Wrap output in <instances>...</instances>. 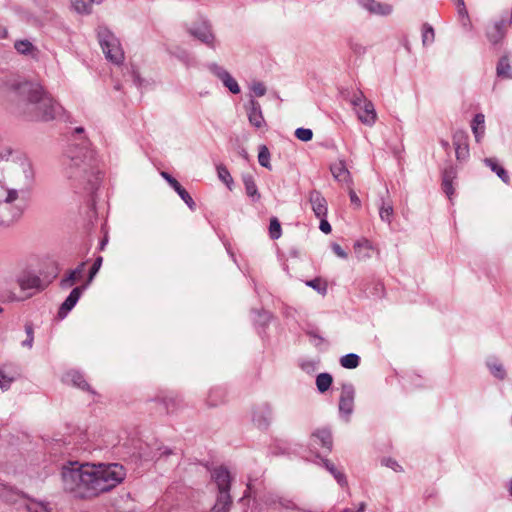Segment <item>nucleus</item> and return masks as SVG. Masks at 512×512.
I'll list each match as a JSON object with an SVG mask.
<instances>
[{"instance_id": "c756f323", "label": "nucleus", "mask_w": 512, "mask_h": 512, "mask_svg": "<svg viewBox=\"0 0 512 512\" xmlns=\"http://www.w3.org/2000/svg\"><path fill=\"white\" fill-rule=\"evenodd\" d=\"M485 116L482 113H478L474 116L472 121V132L474 134L475 140L477 143H479L484 134H485Z\"/></svg>"}, {"instance_id": "72a5a7b5", "label": "nucleus", "mask_w": 512, "mask_h": 512, "mask_svg": "<svg viewBox=\"0 0 512 512\" xmlns=\"http://www.w3.org/2000/svg\"><path fill=\"white\" fill-rule=\"evenodd\" d=\"M484 163L488 166L493 172L497 174V176L505 183L509 182V175L507 171L498 165L497 161L494 158H485Z\"/></svg>"}, {"instance_id": "69168bd1", "label": "nucleus", "mask_w": 512, "mask_h": 512, "mask_svg": "<svg viewBox=\"0 0 512 512\" xmlns=\"http://www.w3.org/2000/svg\"><path fill=\"white\" fill-rule=\"evenodd\" d=\"M383 294H384V285L381 282H377L374 285L373 295L378 296V297H382Z\"/></svg>"}, {"instance_id": "0e129e2a", "label": "nucleus", "mask_w": 512, "mask_h": 512, "mask_svg": "<svg viewBox=\"0 0 512 512\" xmlns=\"http://www.w3.org/2000/svg\"><path fill=\"white\" fill-rule=\"evenodd\" d=\"M13 150L10 147L0 148V161L8 160Z\"/></svg>"}, {"instance_id": "473e14b6", "label": "nucleus", "mask_w": 512, "mask_h": 512, "mask_svg": "<svg viewBox=\"0 0 512 512\" xmlns=\"http://www.w3.org/2000/svg\"><path fill=\"white\" fill-rule=\"evenodd\" d=\"M160 400L167 413H174L181 404L180 397L174 393H169L163 396Z\"/></svg>"}, {"instance_id": "cd10ccee", "label": "nucleus", "mask_w": 512, "mask_h": 512, "mask_svg": "<svg viewBox=\"0 0 512 512\" xmlns=\"http://www.w3.org/2000/svg\"><path fill=\"white\" fill-rule=\"evenodd\" d=\"M331 173L333 177L341 183L350 184L351 175L343 162L336 163L331 166Z\"/></svg>"}, {"instance_id": "1a4fd4ad", "label": "nucleus", "mask_w": 512, "mask_h": 512, "mask_svg": "<svg viewBox=\"0 0 512 512\" xmlns=\"http://www.w3.org/2000/svg\"><path fill=\"white\" fill-rule=\"evenodd\" d=\"M208 70L217 77L222 84L232 93L239 94L241 89L238 85L237 81L232 77V75L222 66L217 63H208Z\"/></svg>"}, {"instance_id": "6ab92c4d", "label": "nucleus", "mask_w": 512, "mask_h": 512, "mask_svg": "<svg viewBox=\"0 0 512 512\" xmlns=\"http://www.w3.org/2000/svg\"><path fill=\"white\" fill-rule=\"evenodd\" d=\"M190 34L207 46L214 48V35L207 22H202L190 28Z\"/></svg>"}, {"instance_id": "7ed1b4c3", "label": "nucleus", "mask_w": 512, "mask_h": 512, "mask_svg": "<svg viewBox=\"0 0 512 512\" xmlns=\"http://www.w3.org/2000/svg\"><path fill=\"white\" fill-rule=\"evenodd\" d=\"M69 157L67 176L80 183H85L84 188L92 193L100 183L101 173L98 169L95 152L89 147L88 141H84L82 147L75 146L70 151Z\"/></svg>"}, {"instance_id": "603ef678", "label": "nucleus", "mask_w": 512, "mask_h": 512, "mask_svg": "<svg viewBox=\"0 0 512 512\" xmlns=\"http://www.w3.org/2000/svg\"><path fill=\"white\" fill-rule=\"evenodd\" d=\"M14 378L12 376L7 375L3 370L0 369V388L2 390H7L10 388Z\"/></svg>"}, {"instance_id": "c85d7f7f", "label": "nucleus", "mask_w": 512, "mask_h": 512, "mask_svg": "<svg viewBox=\"0 0 512 512\" xmlns=\"http://www.w3.org/2000/svg\"><path fill=\"white\" fill-rule=\"evenodd\" d=\"M226 398V391L222 387H213L210 389L207 397V405L209 407H216L223 403Z\"/></svg>"}, {"instance_id": "2eb2a0df", "label": "nucleus", "mask_w": 512, "mask_h": 512, "mask_svg": "<svg viewBox=\"0 0 512 512\" xmlns=\"http://www.w3.org/2000/svg\"><path fill=\"white\" fill-rule=\"evenodd\" d=\"M16 281L23 291L30 289L42 291L46 288V285L43 284L40 277L32 272H23L21 275L17 276Z\"/></svg>"}, {"instance_id": "f704fd0d", "label": "nucleus", "mask_w": 512, "mask_h": 512, "mask_svg": "<svg viewBox=\"0 0 512 512\" xmlns=\"http://www.w3.org/2000/svg\"><path fill=\"white\" fill-rule=\"evenodd\" d=\"M333 378L329 373H320L316 377V386L320 393L326 392L332 385Z\"/></svg>"}, {"instance_id": "f3484780", "label": "nucleus", "mask_w": 512, "mask_h": 512, "mask_svg": "<svg viewBox=\"0 0 512 512\" xmlns=\"http://www.w3.org/2000/svg\"><path fill=\"white\" fill-rule=\"evenodd\" d=\"M456 158L464 161L469 157L468 135L465 131H456L453 135Z\"/></svg>"}, {"instance_id": "20e7f679", "label": "nucleus", "mask_w": 512, "mask_h": 512, "mask_svg": "<svg viewBox=\"0 0 512 512\" xmlns=\"http://www.w3.org/2000/svg\"><path fill=\"white\" fill-rule=\"evenodd\" d=\"M211 479L217 486V496L211 512H230L232 497L230 495L232 477L224 466H218L211 471Z\"/></svg>"}, {"instance_id": "c9c22d12", "label": "nucleus", "mask_w": 512, "mask_h": 512, "mask_svg": "<svg viewBox=\"0 0 512 512\" xmlns=\"http://www.w3.org/2000/svg\"><path fill=\"white\" fill-rule=\"evenodd\" d=\"M340 364L346 369H355L360 364V357L355 353H349L340 358Z\"/></svg>"}, {"instance_id": "0eeeda50", "label": "nucleus", "mask_w": 512, "mask_h": 512, "mask_svg": "<svg viewBox=\"0 0 512 512\" xmlns=\"http://www.w3.org/2000/svg\"><path fill=\"white\" fill-rule=\"evenodd\" d=\"M17 161L20 169L19 184L21 196L25 198L29 196L30 192L35 186V170L31 161L27 157H18Z\"/></svg>"}, {"instance_id": "4c0bfd02", "label": "nucleus", "mask_w": 512, "mask_h": 512, "mask_svg": "<svg viewBox=\"0 0 512 512\" xmlns=\"http://www.w3.org/2000/svg\"><path fill=\"white\" fill-rule=\"evenodd\" d=\"M102 262H103V258L102 256H98L95 260H94V263L92 265V267L90 268L89 270V273H88V278L87 280L85 281V283L82 284V286H86V289L90 286V284L92 283V281L94 280L95 276L97 275V273L99 272L101 266H102Z\"/></svg>"}, {"instance_id": "79ce46f5", "label": "nucleus", "mask_w": 512, "mask_h": 512, "mask_svg": "<svg viewBox=\"0 0 512 512\" xmlns=\"http://www.w3.org/2000/svg\"><path fill=\"white\" fill-rule=\"evenodd\" d=\"M73 9L79 14H89L92 2L86 0H71Z\"/></svg>"}, {"instance_id": "a18cd8bd", "label": "nucleus", "mask_w": 512, "mask_h": 512, "mask_svg": "<svg viewBox=\"0 0 512 512\" xmlns=\"http://www.w3.org/2000/svg\"><path fill=\"white\" fill-rule=\"evenodd\" d=\"M306 285L311 287L315 291H317L321 295H326L327 293V284L323 282L320 278H315L312 280L306 281Z\"/></svg>"}, {"instance_id": "37998d69", "label": "nucleus", "mask_w": 512, "mask_h": 512, "mask_svg": "<svg viewBox=\"0 0 512 512\" xmlns=\"http://www.w3.org/2000/svg\"><path fill=\"white\" fill-rule=\"evenodd\" d=\"M435 33L431 25L425 23L422 27V43L424 46L430 45L434 42Z\"/></svg>"}, {"instance_id": "393cba45", "label": "nucleus", "mask_w": 512, "mask_h": 512, "mask_svg": "<svg viewBox=\"0 0 512 512\" xmlns=\"http://www.w3.org/2000/svg\"><path fill=\"white\" fill-rule=\"evenodd\" d=\"M242 181L245 186L247 196L250 197L253 202L258 201L260 199V193L258 192L253 175L249 173L243 174Z\"/></svg>"}, {"instance_id": "774afa93", "label": "nucleus", "mask_w": 512, "mask_h": 512, "mask_svg": "<svg viewBox=\"0 0 512 512\" xmlns=\"http://www.w3.org/2000/svg\"><path fill=\"white\" fill-rule=\"evenodd\" d=\"M351 48L353 49V51H354V52H356V53H358V54L363 53V52H364V50H365V49H364V47H363V46H361L360 44H353V45L351 46Z\"/></svg>"}, {"instance_id": "6e6d98bb", "label": "nucleus", "mask_w": 512, "mask_h": 512, "mask_svg": "<svg viewBox=\"0 0 512 512\" xmlns=\"http://www.w3.org/2000/svg\"><path fill=\"white\" fill-rule=\"evenodd\" d=\"M19 195H21L20 188L8 189L5 199H3L2 201H7L8 204H14V202L19 198Z\"/></svg>"}, {"instance_id": "e2e57ef3", "label": "nucleus", "mask_w": 512, "mask_h": 512, "mask_svg": "<svg viewBox=\"0 0 512 512\" xmlns=\"http://www.w3.org/2000/svg\"><path fill=\"white\" fill-rule=\"evenodd\" d=\"M333 252L340 258L342 259H346L347 258V253L343 250V248L337 244V243H333L332 246H331Z\"/></svg>"}, {"instance_id": "bb28decb", "label": "nucleus", "mask_w": 512, "mask_h": 512, "mask_svg": "<svg viewBox=\"0 0 512 512\" xmlns=\"http://www.w3.org/2000/svg\"><path fill=\"white\" fill-rule=\"evenodd\" d=\"M320 461L323 465V467L331 473V475L334 477V479L337 481V483L344 487L347 485V479L345 474L338 470L337 467L328 459L320 458Z\"/></svg>"}, {"instance_id": "338daca9", "label": "nucleus", "mask_w": 512, "mask_h": 512, "mask_svg": "<svg viewBox=\"0 0 512 512\" xmlns=\"http://www.w3.org/2000/svg\"><path fill=\"white\" fill-rule=\"evenodd\" d=\"M132 78H133V83L137 87H141L142 86L143 79L140 77L139 73L136 70H134V69L132 70Z\"/></svg>"}, {"instance_id": "4be33fe9", "label": "nucleus", "mask_w": 512, "mask_h": 512, "mask_svg": "<svg viewBox=\"0 0 512 512\" xmlns=\"http://www.w3.org/2000/svg\"><path fill=\"white\" fill-rule=\"evenodd\" d=\"M309 201L312 210L317 218L327 217L328 207L327 201L318 191H312L310 193Z\"/></svg>"}, {"instance_id": "052dcab7", "label": "nucleus", "mask_w": 512, "mask_h": 512, "mask_svg": "<svg viewBox=\"0 0 512 512\" xmlns=\"http://www.w3.org/2000/svg\"><path fill=\"white\" fill-rule=\"evenodd\" d=\"M319 219H320L319 229L323 233L329 234L332 230L330 223L327 221L326 217H320Z\"/></svg>"}, {"instance_id": "2f4dec72", "label": "nucleus", "mask_w": 512, "mask_h": 512, "mask_svg": "<svg viewBox=\"0 0 512 512\" xmlns=\"http://www.w3.org/2000/svg\"><path fill=\"white\" fill-rule=\"evenodd\" d=\"M167 51L171 56L176 57L187 67L193 66L195 63V60L191 56V54L188 51H186L180 47H176L175 49L169 48V49H167Z\"/></svg>"}, {"instance_id": "3c124183", "label": "nucleus", "mask_w": 512, "mask_h": 512, "mask_svg": "<svg viewBox=\"0 0 512 512\" xmlns=\"http://www.w3.org/2000/svg\"><path fill=\"white\" fill-rule=\"evenodd\" d=\"M295 136L297 139L303 142H308L312 139L313 132L309 128H297L295 131Z\"/></svg>"}, {"instance_id": "de8ad7c7", "label": "nucleus", "mask_w": 512, "mask_h": 512, "mask_svg": "<svg viewBox=\"0 0 512 512\" xmlns=\"http://www.w3.org/2000/svg\"><path fill=\"white\" fill-rule=\"evenodd\" d=\"M26 339L22 341L21 345L25 348L31 349L34 342V328L32 323L25 324Z\"/></svg>"}, {"instance_id": "8fccbe9b", "label": "nucleus", "mask_w": 512, "mask_h": 512, "mask_svg": "<svg viewBox=\"0 0 512 512\" xmlns=\"http://www.w3.org/2000/svg\"><path fill=\"white\" fill-rule=\"evenodd\" d=\"M258 161L261 166L269 168L270 152L265 145H262L259 148Z\"/></svg>"}, {"instance_id": "ea45409f", "label": "nucleus", "mask_w": 512, "mask_h": 512, "mask_svg": "<svg viewBox=\"0 0 512 512\" xmlns=\"http://www.w3.org/2000/svg\"><path fill=\"white\" fill-rule=\"evenodd\" d=\"M282 235L281 224L277 217H272L269 224V237L272 240H277Z\"/></svg>"}, {"instance_id": "423d86ee", "label": "nucleus", "mask_w": 512, "mask_h": 512, "mask_svg": "<svg viewBox=\"0 0 512 512\" xmlns=\"http://www.w3.org/2000/svg\"><path fill=\"white\" fill-rule=\"evenodd\" d=\"M350 103L361 123L367 126H373L377 120V113L374 104L366 98L362 91L355 92L351 98Z\"/></svg>"}, {"instance_id": "9b49d317", "label": "nucleus", "mask_w": 512, "mask_h": 512, "mask_svg": "<svg viewBox=\"0 0 512 512\" xmlns=\"http://www.w3.org/2000/svg\"><path fill=\"white\" fill-rule=\"evenodd\" d=\"M249 123L256 129L266 128V121L262 114L260 103L254 98H250L245 106Z\"/></svg>"}, {"instance_id": "680f3d73", "label": "nucleus", "mask_w": 512, "mask_h": 512, "mask_svg": "<svg viewBox=\"0 0 512 512\" xmlns=\"http://www.w3.org/2000/svg\"><path fill=\"white\" fill-rule=\"evenodd\" d=\"M442 189L448 198L451 199L452 195L454 194L453 182L442 181Z\"/></svg>"}, {"instance_id": "864d4df0", "label": "nucleus", "mask_w": 512, "mask_h": 512, "mask_svg": "<svg viewBox=\"0 0 512 512\" xmlns=\"http://www.w3.org/2000/svg\"><path fill=\"white\" fill-rule=\"evenodd\" d=\"M456 175V169L453 166H448L442 173V181L453 182V180L456 178Z\"/></svg>"}, {"instance_id": "5701e85b", "label": "nucleus", "mask_w": 512, "mask_h": 512, "mask_svg": "<svg viewBox=\"0 0 512 512\" xmlns=\"http://www.w3.org/2000/svg\"><path fill=\"white\" fill-rule=\"evenodd\" d=\"M361 6L372 14L386 16L392 12V6L376 0H361Z\"/></svg>"}, {"instance_id": "b1692460", "label": "nucleus", "mask_w": 512, "mask_h": 512, "mask_svg": "<svg viewBox=\"0 0 512 512\" xmlns=\"http://www.w3.org/2000/svg\"><path fill=\"white\" fill-rule=\"evenodd\" d=\"M64 379L67 383H71L73 386H75L79 389H82L84 391H88V392H91L94 394V391L92 390L91 386L85 380L84 375L80 371H77V370L68 371L65 374Z\"/></svg>"}, {"instance_id": "9d476101", "label": "nucleus", "mask_w": 512, "mask_h": 512, "mask_svg": "<svg viewBox=\"0 0 512 512\" xmlns=\"http://www.w3.org/2000/svg\"><path fill=\"white\" fill-rule=\"evenodd\" d=\"M24 208L17 204H8L0 200V226H9L23 213Z\"/></svg>"}, {"instance_id": "09e8293b", "label": "nucleus", "mask_w": 512, "mask_h": 512, "mask_svg": "<svg viewBox=\"0 0 512 512\" xmlns=\"http://www.w3.org/2000/svg\"><path fill=\"white\" fill-rule=\"evenodd\" d=\"M306 334L310 337L312 344L317 348L321 349L324 344V338L318 333L316 329H309Z\"/></svg>"}, {"instance_id": "412c9836", "label": "nucleus", "mask_w": 512, "mask_h": 512, "mask_svg": "<svg viewBox=\"0 0 512 512\" xmlns=\"http://www.w3.org/2000/svg\"><path fill=\"white\" fill-rule=\"evenodd\" d=\"M161 176L169 183V185L175 190L179 197L185 202V204L191 209H195V202L190 194L181 186V184L168 172H161Z\"/></svg>"}, {"instance_id": "5fc2aeb1", "label": "nucleus", "mask_w": 512, "mask_h": 512, "mask_svg": "<svg viewBox=\"0 0 512 512\" xmlns=\"http://www.w3.org/2000/svg\"><path fill=\"white\" fill-rule=\"evenodd\" d=\"M250 89L257 97H262L266 93V87L262 82H253Z\"/></svg>"}, {"instance_id": "ddd939ff", "label": "nucleus", "mask_w": 512, "mask_h": 512, "mask_svg": "<svg viewBox=\"0 0 512 512\" xmlns=\"http://www.w3.org/2000/svg\"><path fill=\"white\" fill-rule=\"evenodd\" d=\"M508 26L509 24L505 19H500L489 24L486 27V36L488 41L494 45L500 43L505 37Z\"/></svg>"}, {"instance_id": "49530a36", "label": "nucleus", "mask_w": 512, "mask_h": 512, "mask_svg": "<svg viewBox=\"0 0 512 512\" xmlns=\"http://www.w3.org/2000/svg\"><path fill=\"white\" fill-rule=\"evenodd\" d=\"M510 63L507 57H502L497 64V75L500 77H510Z\"/></svg>"}, {"instance_id": "39448f33", "label": "nucleus", "mask_w": 512, "mask_h": 512, "mask_svg": "<svg viewBox=\"0 0 512 512\" xmlns=\"http://www.w3.org/2000/svg\"><path fill=\"white\" fill-rule=\"evenodd\" d=\"M97 37L106 59L120 65L124 61V51L119 39L105 26L97 28Z\"/></svg>"}, {"instance_id": "e433bc0d", "label": "nucleus", "mask_w": 512, "mask_h": 512, "mask_svg": "<svg viewBox=\"0 0 512 512\" xmlns=\"http://www.w3.org/2000/svg\"><path fill=\"white\" fill-rule=\"evenodd\" d=\"M253 314H254V317H253L254 325L257 328H264L268 324V322L271 320L270 313L265 310H261V311L253 310Z\"/></svg>"}, {"instance_id": "aec40b11", "label": "nucleus", "mask_w": 512, "mask_h": 512, "mask_svg": "<svg viewBox=\"0 0 512 512\" xmlns=\"http://www.w3.org/2000/svg\"><path fill=\"white\" fill-rule=\"evenodd\" d=\"M87 261H83L74 269H70L66 275L60 280L59 286L62 289H69L74 286L75 283L80 281L85 272Z\"/></svg>"}, {"instance_id": "a19ab883", "label": "nucleus", "mask_w": 512, "mask_h": 512, "mask_svg": "<svg viewBox=\"0 0 512 512\" xmlns=\"http://www.w3.org/2000/svg\"><path fill=\"white\" fill-rule=\"evenodd\" d=\"M217 175L218 178L229 188H232L233 178L229 172V170L224 165L217 166Z\"/></svg>"}, {"instance_id": "f03ea898", "label": "nucleus", "mask_w": 512, "mask_h": 512, "mask_svg": "<svg viewBox=\"0 0 512 512\" xmlns=\"http://www.w3.org/2000/svg\"><path fill=\"white\" fill-rule=\"evenodd\" d=\"M2 84L5 91L17 98L23 113L32 120H53L62 112V106L40 83L8 78Z\"/></svg>"}, {"instance_id": "bf43d9fd", "label": "nucleus", "mask_w": 512, "mask_h": 512, "mask_svg": "<svg viewBox=\"0 0 512 512\" xmlns=\"http://www.w3.org/2000/svg\"><path fill=\"white\" fill-rule=\"evenodd\" d=\"M349 198H350V201L351 203L357 208L359 209L361 207V200L360 198L357 196L356 192L351 188L349 187Z\"/></svg>"}, {"instance_id": "4468645a", "label": "nucleus", "mask_w": 512, "mask_h": 512, "mask_svg": "<svg viewBox=\"0 0 512 512\" xmlns=\"http://www.w3.org/2000/svg\"><path fill=\"white\" fill-rule=\"evenodd\" d=\"M14 49L15 51L26 58H29L34 61L40 60V50L39 48L34 45L30 40L28 39H17L14 42Z\"/></svg>"}, {"instance_id": "f257e3e1", "label": "nucleus", "mask_w": 512, "mask_h": 512, "mask_svg": "<svg viewBox=\"0 0 512 512\" xmlns=\"http://www.w3.org/2000/svg\"><path fill=\"white\" fill-rule=\"evenodd\" d=\"M126 477L119 463H79L69 461L61 469L64 490L78 499H92L109 492Z\"/></svg>"}, {"instance_id": "4d7b16f0", "label": "nucleus", "mask_w": 512, "mask_h": 512, "mask_svg": "<svg viewBox=\"0 0 512 512\" xmlns=\"http://www.w3.org/2000/svg\"><path fill=\"white\" fill-rule=\"evenodd\" d=\"M382 464L385 465L388 468H391L395 472H401L402 471V467L397 463L396 460H394L392 458H385V459H383L382 460Z\"/></svg>"}, {"instance_id": "a878e982", "label": "nucleus", "mask_w": 512, "mask_h": 512, "mask_svg": "<svg viewBox=\"0 0 512 512\" xmlns=\"http://www.w3.org/2000/svg\"><path fill=\"white\" fill-rule=\"evenodd\" d=\"M393 215H394V208H393L392 201L382 197L380 199V205H379L380 219L387 224H391Z\"/></svg>"}, {"instance_id": "58836bf2", "label": "nucleus", "mask_w": 512, "mask_h": 512, "mask_svg": "<svg viewBox=\"0 0 512 512\" xmlns=\"http://www.w3.org/2000/svg\"><path fill=\"white\" fill-rule=\"evenodd\" d=\"M487 366L494 377L500 380H503L505 378L506 372L501 363H499L496 360H492L487 362Z\"/></svg>"}, {"instance_id": "f8f14e48", "label": "nucleus", "mask_w": 512, "mask_h": 512, "mask_svg": "<svg viewBox=\"0 0 512 512\" xmlns=\"http://www.w3.org/2000/svg\"><path fill=\"white\" fill-rule=\"evenodd\" d=\"M86 290V286H76L74 287L69 295L66 297L64 302L61 304L58 310V317L60 319H64L67 317L69 312L76 306L79 299L81 298L83 292Z\"/></svg>"}, {"instance_id": "13d9d810", "label": "nucleus", "mask_w": 512, "mask_h": 512, "mask_svg": "<svg viewBox=\"0 0 512 512\" xmlns=\"http://www.w3.org/2000/svg\"><path fill=\"white\" fill-rule=\"evenodd\" d=\"M278 261L280 262L283 270H287L286 258L284 252H282L277 244H274Z\"/></svg>"}, {"instance_id": "a211bd4d", "label": "nucleus", "mask_w": 512, "mask_h": 512, "mask_svg": "<svg viewBox=\"0 0 512 512\" xmlns=\"http://www.w3.org/2000/svg\"><path fill=\"white\" fill-rule=\"evenodd\" d=\"M272 419V411L268 404L257 406L252 413L253 423L260 429H265Z\"/></svg>"}, {"instance_id": "7c9ffc66", "label": "nucleus", "mask_w": 512, "mask_h": 512, "mask_svg": "<svg viewBox=\"0 0 512 512\" xmlns=\"http://www.w3.org/2000/svg\"><path fill=\"white\" fill-rule=\"evenodd\" d=\"M24 512H52L49 502L37 501L34 499L28 500L24 506Z\"/></svg>"}, {"instance_id": "dca6fc26", "label": "nucleus", "mask_w": 512, "mask_h": 512, "mask_svg": "<svg viewBox=\"0 0 512 512\" xmlns=\"http://www.w3.org/2000/svg\"><path fill=\"white\" fill-rule=\"evenodd\" d=\"M313 445L320 446L325 452L329 453L333 447L332 432L329 428L323 427L316 429L311 436Z\"/></svg>"}, {"instance_id": "c03bdc74", "label": "nucleus", "mask_w": 512, "mask_h": 512, "mask_svg": "<svg viewBox=\"0 0 512 512\" xmlns=\"http://www.w3.org/2000/svg\"><path fill=\"white\" fill-rule=\"evenodd\" d=\"M457 5H458L457 12H458L459 20H460L462 26L465 29H470L471 23H470V19L468 16V11L464 4V0H462V4L457 3Z\"/></svg>"}, {"instance_id": "6e6552de", "label": "nucleus", "mask_w": 512, "mask_h": 512, "mask_svg": "<svg viewBox=\"0 0 512 512\" xmlns=\"http://www.w3.org/2000/svg\"><path fill=\"white\" fill-rule=\"evenodd\" d=\"M355 388L351 383H343L341 385V393L339 398V413L348 422L354 410Z\"/></svg>"}]
</instances>
